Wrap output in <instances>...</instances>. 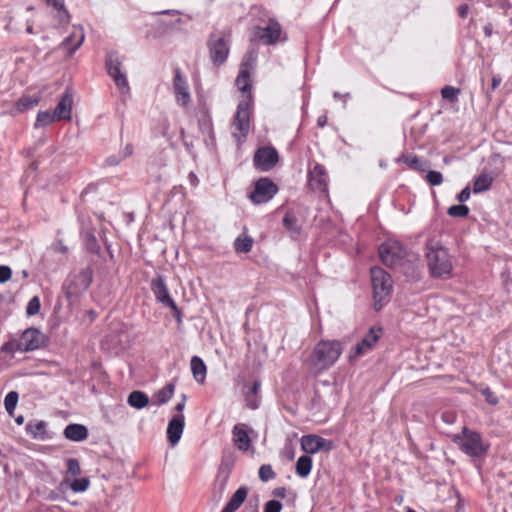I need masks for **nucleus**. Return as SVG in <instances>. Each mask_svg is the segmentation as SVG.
Returning <instances> with one entry per match:
<instances>
[{"label":"nucleus","mask_w":512,"mask_h":512,"mask_svg":"<svg viewBox=\"0 0 512 512\" xmlns=\"http://www.w3.org/2000/svg\"><path fill=\"white\" fill-rule=\"evenodd\" d=\"M484 33L487 37H490L492 35V25L487 24L484 26Z\"/></svg>","instance_id":"61"},{"label":"nucleus","mask_w":512,"mask_h":512,"mask_svg":"<svg viewBox=\"0 0 512 512\" xmlns=\"http://www.w3.org/2000/svg\"><path fill=\"white\" fill-rule=\"evenodd\" d=\"M295 469L298 476L306 478L312 470V458L308 455L299 457Z\"/></svg>","instance_id":"30"},{"label":"nucleus","mask_w":512,"mask_h":512,"mask_svg":"<svg viewBox=\"0 0 512 512\" xmlns=\"http://www.w3.org/2000/svg\"><path fill=\"white\" fill-rule=\"evenodd\" d=\"M15 421L18 425H22L24 423V417L22 415H19L15 417Z\"/></svg>","instance_id":"64"},{"label":"nucleus","mask_w":512,"mask_h":512,"mask_svg":"<svg viewBox=\"0 0 512 512\" xmlns=\"http://www.w3.org/2000/svg\"><path fill=\"white\" fill-rule=\"evenodd\" d=\"M47 4L58 11V18L60 22H68L69 14L64 8V4L61 0H48Z\"/></svg>","instance_id":"37"},{"label":"nucleus","mask_w":512,"mask_h":512,"mask_svg":"<svg viewBox=\"0 0 512 512\" xmlns=\"http://www.w3.org/2000/svg\"><path fill=\"white\" fill-rule=\"evenodd\" d=\"M493 183V177L482 173L478 177L475 178L473 183V192L474 193H482L490 189Z\"/></svg>","instance_id":"29"},{"label":"nucleus","mask_w":512,"mask_h":512,"mask_svg":"<svg viewBox=\"0 0 512 512\" xmlns=\"http://www.w3.org/2000/svg\"><path fill=\"white\" fill-rule=\"evenodd\" d=\"M256 61V57L253 52L248 53L242 64H241V70L239 72L238 77L236 78V85L238 89L242 92V99L246 95H249L251 98V78L250 73L254 68V64Z\"/></svg>","instance_id":"10"},{"label":"nucleus","mask_w":512,"mask_h":512,"mask_svg":"<svg viewBox=\"0 0 512 512\" xmlns=\"http://www.w3.org/2000/svg\"><path fill=\"white\" fill-rule=\"evenodd\" d=\"M471 195V191L469 186H466L457 196V200L461 203H464L469 200Z\"/></svg>","instance_id":"50"},{"label":"nucleus","mask_w":512,"mask_h":512,"mask_svg":"<svg viewBox=\"0 0 512 512\" xmlns=\"http://www.w3.org/2000/svg\"><path fill=\"white\" fill-rule=\"evenodd\" d=\"M278 192L274 182L268 178H261L255 183L254 191L250 194V200L254 204H263L270 201Z\"/></svg>","instance_id":"11"},{"label":"nucleus","mask_w":512,"mask_h":512,"mask_svg":"<svg viewBox=\"0 0 512 512\" xmlns=\"http://www.w3.org/2000/svg\"><path fill=\"white\" fill-rule=\"evenodd\" d=\"M162 14H170V15H175L177 16L175 22L172 23L173 26H176L178 24H181L182 23V19L179 17V11L177 10H167V11H163L161 12Z\"/></svg>","instance_id":"54"},{"label":"nucleus","mask_w":512,"mask_h":512,"mask_svg":"<svg viewBox=\"0 0 512 512\" xmlns=\"http://www.w3.org/2000/svg\"><path fill=\"white\" fill-rule=\"evenodd\" d=\"M92 282V272L90 269H82L71 276L66 284L68 296H77L86 291Z\"/></svg>","instance_id":"12"},{"label":"nucleus","mask_w":512,"mask_h":512,"mask_svg":"<svg viewBox=\"0 0 512 512\" xmlns=\"http://www.w3.org/2000/svg\"><path fill=\"white\" fill-rule=\"evenodd\" d=\"M278 162V153L272 147L259 148L254 155L255 166L262 170L268 171L272 169Z\"/></svg>","instance_id":"18"},{"label":"nucleus","mask_w":512,"mask_h":512,"mask_svg":"<svg viewBox=\"0 0 512 512\" xmlns=\"http://www.w3.org/2000/svg\"><path fill=\"white\" fill-rule=\"evenodd\" d=\"M133 153V146L131 144H127L121 152H119V155L123 157V160L130 157Z\"/></svg>","instance_id":"52"},{"label":"nucleus","mask_w":512,"mask_h":512,"mask_svg":"<svg viewBox=\"0 0 512 512\" xmlns=\"http://www.w3.org/2000/svg\"><path fill=\"white\" fill-rule=\"evenodd\" d=\"M19 400V395L16 391L9 392L4 400V406L7 413L12 417L14 414V410L17 406Z\"/></svg>","instance_id":"36"},{"label":"nucleus","mask_w":512,"mask_h":512,"mask_svg":"<svg viewBox=\"0 0 512 512\" xmlns=\"http://www.w3.org/2000/svg\"><path fill=\"white\" fill-rule=\"evenodd\" d=\"M251 105V97L249 95H246L244 99H241L238 103L237 111L231 125L232 136L238 144L246 140L250 131Z\"/></svg>","instance_id":"4"},{"label":"nucleus","mask_w":512,"mask_h":512,"mask_svg":"<svg viewBox=\"0 0 512 512\" xmlns=\"http://www.w3.org/2000/svg\"><path fill=\"white\" fill-rule=\"evenodd\" d=\"M173 92L176 103L181 107H187L191 101V94L186 78L179 69L175 70L173 79Z\"/></svg>","instance_id":"16"},{"label":"nucleus","mask_w":512,"mask_h":512,"mask_svg":"<svg viewBox=\"0 0 512 512\" xmlns=\"http://www.w3.org/2000/svg\"><path fill=\"white\" fill-rule=\"evenodd\" d=\"M244 512H259L258 504L257 503H255V504L249 503V505H247L245 507Z\"/></svg>","instance_id":"56"},{"label":"nucleus","mask_w":512,"mask_h":512,"mask_svg":"<svg viewBox=\"0 0 512 512\" xmlns=\"http://www.w3.org/2000/svg\"><path fill=\"white\" fill-rule=\"evenodd\" d=\"M442 420L447 424H453L456 420V416L454 413L446 412L442 414Z\"/></svg>","instance_id":"53"},{"label":"nucleus","mask_w":512,"mask_h":512,"mask_svg":"<svg viewBox=\"0 0 512 512\" xmlns=\"http://www.w3.org/2000/svg\"><path fill=\"white\" fill-rule=\"evenodd\" d=\"M40 299L38 296H34L30 299L26 307V313L28 316H34L40 311Z\"/></svg>","instance_id":"43"},{"label":"nucleus","mask_w":512,"mask_h":512,"mask_svg":"<svg viewBox=\"0 0 512 512\" xmlns=\"http://www.w3.org/2000/svg\"><path fill=\"white\" fill-rule=\"evenodd\" d=\"M208 45L213 63L215 65L223 64L229 54V40L226 34L221 31L212 33Z\"/></svg>","instance_id":"8"},{"label":"nucleus","mask_w":512,"mask_h":512,"mask_svg":"<svg viewBox=\"0 0 512 512\" xmlns=\"http://www.w3.org/2000/svg\"><path fill=\"white\" fill-rule=\"evenodd\" d=\"M381 336L380 328H370L369 332L365 335L361 342L357 343L356 346L349 352L348 359L353 361L355 358L366 355L375 346Z\"/></svg>","instance_id":"13"},{"label":"nucleus","mask_w":512,"mask_h":512,"mask_svg":"<svg viewBox=\"0 0 512 512\" xmlns=\"http://www.w3.org/2000/svg\"><path fill=\"white\" fill-rule=\"evenodd\" d=\"M67 464V473H66V481H69L70 478H75L81 473V468L79 461L74 458H70L66 462Z\"/></svg>","instance_id":"38"},{"label":"nucleus","mask_w":512,"mask_h":512,"mask_svg":"<svg viewBox=\"0 0 512 512\" xmlns=\"http://www.w3.org/2000/svg\"><path fill=\"white\" fill-rule=\"evenodd\" d=\"M282 504L277 500H270L265 504L264 512H280Z\"/></svg>","instance_id":"46"},{"label":"nucleus","mask_w":512,"mask_h":512,"mask_svg":"<svg viewBox=\"0 0 512 512\" xmlns=\"http://www.w3.org/2000/svg\"><path fill=\"white\" fill-rule=\"evenodd\" d=\"M501 83L500 77H493L492 79V89H496Z\"/></svg>","instance_id":"62"},{"label":"nucleus","mask_w":512,"mask_h":512,"mask_svg":"<svg viewBox=\"0 0 512 512\" xmlns=\"http://www.w3.org/2000/svg\"><path fill=\"white\" fill-rule=\"evenodd\" d=\"M72 106H73V94L70 89H66L62 94L57 106L55 107V117L61 120H71L72 118Z\"/></svg>","instance_id":"21"},{"label":"nucleus","mask_w":512,"mask_h":512,"mask_svg":"<svg viewBox=\"0 0 512 512\" xmlns=\"http://www.w3.org/2000/svg\"><path fill=\"white\" fill-rule=\"evenodd\" d=\"M300 443L302 450L307 454H316L320 451L328 452L334 447L332 441L315 434L302 436Z\"/></svg>","instance_id":"14"},{"label":"nucleus","mask_w":512,"mask_h":512,"mask_svg":"<svg viewBox=\"0 0 512 512\" xmlns=\"http://www.w3.org/2000/svg\"><path fill=\"white\" fill-rule=\"evenodd\" d=\"M326 123H327V117L325 115L318 117V119H317L318 126L324 127L326 125Z\"/></svg>","instance_id":"60"},{"label":"nucleus","mask_w":512,"mask_h":512,"mask_svg":"<svg viewBox=\"0 0 512 512\" xmlns=\"http://www.w3.org/2000/svg\"><path fill=\"white\" fill-rule=\"evenodd\" d=\"M175 385L173 383L167 384L165 387L160 389L155 395V404L161 406L167 403L173 396Z\"/></svg>","instance_id":"31"},{"label":"nucleus","mask_w":512,"mask_h":512,"mask_svg":"<svg viewBox=\"0 0 512 512\" xmlns=\"http://www.w3.org/2000/svg\"><path fill=\"white\" fill-rule=\"evenodd\" d=\"M85 39L82 27L74 26L68 37L62 42V47L65 48L69 55H72L82 44Z\"/></svg>","instance_id":"23"},{"label":"nucleus","mask_w":512,"mask_h":512,"mask_svg":"<svg viewBox=\"0 0 512 512\" xmlns=\"http://www.w3.org/2000/svg\"><path fill=\"white\" fill-rule=\"evenodd\" d=\"M90 485V481L88 478H74V480L70 483V488L74 492H84L88 489Z\"/></svg>","instance_id":"41"},{"label":"nucleus","mask_w":512,"mask_h":512,"mask_svg":"<svg viewBox=\"0 0 512 512\" xmlns=\"http://www.w3.org/2000/svg\"><path fill=\"white\" fill-rule=\"evenodd\" d=\"M459 94H460V90L455 87H452V86H445L441 90L442 97L451 102H455L457 100V97Z\"/></svg>","instance_id":"42"},{"label":"nucleus","mask_w":512,"mask_h":512,"mask_svg":"<svg viewBox=\"0 0 512 512\" xmlns=\"http://www.w3.org/2000/svg\"><path fill=\"white\" fill-rule=\"evenodd\" d=\"M42 343L43 335L41 332L35 328H29L22 333L19 341L16 344L10 342L5 346H2V354L4 352L13 350L15 346L17 350L21 352L35 350L39 348Z\"/></svg>","instance_id":"6"},{"label":"nucleus","mask_w":512,"mask_h":512,"mask_svg":"<svg viewBox=\"0 0 512 512\" xmlns=\"http://www.w3.org/2000/svg\"><path fill=\"white\" fill-rule=\"evenodd\" d=\"M405 255L401 244L397 241H386L379 247V256L383 264L388 267L398 265Z\"/></svg>","instance_id":"9"},{"label":"nucleus","mask_w":512,"mask_h":512,"mask_svg":"<svg viewBox=\"0 0 512 512\" xmlns=\"http://www.w3.org/2000/svg\"><path fill=\"white\" fill-rule=\"evenodd\" d=\"M128 404L136 409H142L149 404V397L142 391H133L127 399Z\"/></svg>","instance_id":"28"},{"label":"nucleus","mask_w":512,"mask_h":512,"mask_svg":"<svg viewBox=\"0 0 512 512\" xmlns=\"http://www.w3.org/2000/svg\"><path fill=\"white\" fill-rule=\"evenodd\" d=\"M253 240L251 237L244 236L236 238L234 247L237 252L248 253L251 251Z\"/></svg>","instance_id":"35"},{"label":"nucleus","mask_w":512,"mask_h":512,"mask_svg":"<svg viewBox=\"0 0 512 512\" xmlns=\"http://www.w3.org/2000/svg\"><path fill=\"white\" fill-rule=\"evenodd\" d=\"M247 494L245 487L238 488L221 512H235L243 504Z\"/></svg>","instance_id":"25"},{"label":"nucleus","mask_w":512,"mask_h":512,"mask_svg":"<svg viewBox=\"0 0 512 512\" xmlns=\"http://www.w3.org/2000/svg\"><path fill=\"white\" fill-rule=\"evenodd\" d=\"M46 424L44 421H35L27 425L26 430L34 439H43L46 434Z\"/></svg>","instance_id":"33"},{"label":"nucleus","mask_w":512,"mask_h":512,"mask_svg":"<svg viewBox=\"0 0 512 512\" xmlns=\"http://www.w3.org/2000/svg\"><path fill=\"white\" fill-rule=\"evenodd\" d=\"M280 36L281 26L273 19H270L264 27L258 26L254 28V37L268 45L275 44L280 39Z\"/></svg>","instance_id":"15"},{"label":"nucleus","mask_w":512,"mask_h":512,"mask_svg":"<svg viewBox=\"0 0 512 512\" xmlns=\"http://www.w3.org/2000/svg\"><path fill=\"white\" fill-rule=\"evenodd\" d=\"M308 183L312 190L326 192L328 188V175L325 168L320 164H315L309 171Z\"/></svg>","instance_id":"20"},{"label":"nucleus","mask_w":512,"mask_h":512,"mask_svg":"<svg viewBox=\"0 0 512 512\" xmlns=\"http://www.w3.org/2000/svg\"><path fill=\"white\" fill-rule=\"evenodd\" d=\"M185 403H186V396L183 395L182 401L177 403V405L175 406V409L179 412L183 411V409L185 408Z\"/></svg>","instance_id":"58"},{"label":"nucleus","mask_w":512,"mask_h":512,"mask_svg":"<svg viewBox=\"0 0 512 512\" xmlns=\"http://www.w3.org/2000/svg\"><path fill=\"white\" fill-rule=\"evenodd\" d=\"M406 162L409 164V166L417 168V164H418L419 160L416 157H412V158H407Z\"/></svg>","instance_id":"59"},{"label":"nucleus","mask_w":512,"mask_h":512,"mask_svg":"<svg viewBox=\"0 0 512 512\" xmlns=\"http://www.w3.org/2000/svg\"><path fill=\"white\" fill-rule=\"evenodd\" d=\"M260 386H261L260 382L259 381H255L253 383V386L249 390V392H247V394H246L247 406L250 409L254 410V409H257L259 407L258 393H259V390H260Z\"/></svg>","instance_id":"34"},{"label":"nucleus","mask_w":512,"mask_h":512,"mask_svg":"<svg viewBox=\"0 0 512 512\" xmlns=\"http://www.w3.org/2000/svg\"><path fill=\"white\" fill-rule=\"evenodd\" d=\"M64 436L71 441L80 442L88 437V430L81 424H69L64 429Z\"/></svg>","instance_id":"24"},{"label":"nucleus","mask_w":512,"mask_h":512,"mask_svg":"<svg viewBox=\"0 0 512 512\" xmlns=\"http://www.w3.org/2000/svg\"><path fill=\"white\" fill-rule=\"evenodd\" d=\"M185 417L177 414L169 421L167 427V438L171 446H175L181 439L184 431Z\"/></svg>","instance_id":"22"},{"label":"nucleus","mask_w":512,"mask_h":512,"mask_svg":"<svg viewBox=\"0 0 512 512\" xmlns=\"http://www.w3.org/2000/svg\"><path fill=\"white\" fill-rule=\"evenodd\" d=\"M253 430L244 423L236 424L232 429L233 443L235 447L243 452H247L251 448V439L249 434Z\"/></svg>","instance_id":"19"},{"label":"nucleus","mask_w":512,"mask_h":512,"mask_svg":"<svg viewBox=\"0 0 512 512\" xmlns=\"http://www.w3.org/2000/svg\"><path fill=\"white\" fill-rule=\"evenodd\" d=\"M27 276H28L27 271L26 270H22L20 274L16 275L15 280L16 281H20L21 284H22L24 282V280L27 278Z\"/></svg>","instance_id":"57"},{"label":"nucleus","mask_w":512,"mask_h":512,"mask_svg":"<svg viewBox=\"0 0 512 512\" xmlns=\"http://www.w3.org/2000/svg\"><path fill=\"white\" fill-rule=\"evenodd\" d=\"M426 179L432 186L440 185L443 182L442 174L438 171H429Z\"/></svg>","instance_id":"45"},{"label":"nucleus","mask_w":512,"mask_h":512,"mask_svg":"<svg viewBox=\"0 0 512 512\" xmlns=\"http://www.w3.org/2000/svg\"><path fill=\"white\" fill-rule=\"evenodd\" d=\"M258 474H259L260 480L263 482H267L276 476V474L274 473V471L270 465H262L259 468Z\"/></svg>","instance_id":"44"},{"label":"nucleus","mask_w":512,"mask_h":512,"mask_svg":"<svg viewBox=\"0 0 512 512\" xmlns=\"http://www.w3.org/2000/svg\"><path fill=\"white\" fill-rule=\"evenodd\" d=\"M283 225L287 230H289L292 233H299L300 227L297 224V219L294 216V214L288 212L285 214L283 218Z\"/></svg>","instance_id":"39"},{"label":"nucleus","mask_w":512,"mask_h":512,"mask_svg":"<svg viewBox=\"0 0 512 512\" xmlns=\"http://www.w3.org/2000/svg\"><path fill=\"white\" fill-rule=\"evenodd\" d=\"M106 67L109 76L113 79L120 92L122 94H129L130 87L127 76L122 69V63L117 53L111 52L108 54Z\"/></svg>","instance_id":"7"},{"label":"nucleus","mask_w":512,"mask_h":512,"mask_svg":"<svg viewBox=\"0 0 512 512\" xmlns=\"http://www.w3.org/2000/svg\"><path fill=\"white\" fill-rule=\"evenodd\" d=\"M122 161H123V157H121L118 153V154L111 155V156L107 157L105 160V165L106 166H117Z\"/></svg>","instance_id":"48"},{"label":"nucleus","mask_w":512,"mask_h":512,"mask_svg":"<svg viewBox=\"0 0 512 512\" xmlns=\"http://www.w3.org/2000/svg\"><path fill=\"white\" fill-rule=\"evenodd\" d=\"M452 441L461 452L471 458L484 457L489 449V444L483 441L481 435L467 427H463L461 433L453 435Z\"/></svg>","instance_id":"3"},{"label":"nucleus","mask_w":512,"mask_h":512,"mask_svg":"<svg viewBox=\"0 0 512 512\" xmlns=\"http://www.w3.org/2000/svg\"><path fill=\"white\" fill-rule=\"evenodd\" d=\"M458 13H459L460 17L465 18L467 16V14H468V6L467 5H461L458 8Z\"/></svg>","instance_id":"55"},{"label":"nucleus","mask_w":512,"mask_h":512,"mask_svg":"<svg viewBox=\"0 0 512 512\" xmlns=\"http://www.w3.org/2000/svg\"><path fill=\"white\" fill-rule=\"evenodd\" d=\"M56 250L65 253L67 251V248L62 244V242L57 243Z\"/></svg>","instance_id":"63"},{"label":"nucleus","mask_w":512,"mask_h":512,"mask_svg":"<svg viewBox=\"0 0 512 512\" xmlns=\"http://www.w3.org/2000/svg\"><path fill=\"white\" fill-rule=\"evenodd\" d=\"M56 121L59 120L55 117L54 112L52 113L50 111H39L36 117L34 127L36 129L46 127L53 124Z\"/></svg>","instance_id":"32"},{"label":"nucleus","mask_w":512,"mask_h":512,"mask_svg":"<svg viewBox=\"0 0 512 512\" xmlns=\"http://www.w3.org/2000/svg\"><path fill=\"white\" fill-rule=\"evenodd\" d=\"M425 255L429 270L434 277H447L451 274L452 257L440 242L429 240L426 244Z\"/></svg>","instance_id":"1"},{"label":"nucleus","mask_w":512,"mask_h":512,"mask_svg":"<svg viewBox=\"0 0 512 512\" xmlns=\"http://www.w3.org/2000/svg\"><path fill=\"white\" fill-rule=\"evenodd\" d=\"M151 289L157 301H159L163 305L170 307L177 314V316L180 315V311L174 300L171 298L168 288L162 276H157L155 279L152 280Z\"/></svg>","instance_id":"17"},{"label":"nucleus","mask_w":512,"mask_h":512,"mask_svg":"<svg viewBox=\"0 0 512 512\" xmlns=\"http://www.w3.org/2000/svg\"><path fill=\"white\" fill-rule=\"evenodd\" d=\"M12 271L10 267L2 265V284L11 279Z\"/></svg>","instance_id":"51"},{"label":"nucleus","mask_w":512,"mask_h":512,"mask_svg":"<svg viewBox=\"0 0 512 512\" xmlns=\"http://www.w3.org/2000/svg\"><path fill=\"white\" fill-rule=\"evenodd\" d=\"M40 100H41V96L38 93H35L32 95H24L16 103V110L19 112H23L28 109H32L38 105Z\"/></svg>","instance_id":"27"},{"label":"nucleus","mask_w":512,"mask_h":512,"mask_svg":"<svg viewBox=\"0 0 512 512\" xmlns=\"http://www.w3.org/2000/svg\"><path fill=\"white\" fill-rule=\"evenodd\" d=\"M448 215L451 217L464 218L469 213V208L466 205H453L448 208Z\"/></svg>","instance_id":"40"},{"label":"nucleus","mask_w":512,"mask_h":512,"mask_svg":"<svg viewBox=\"0 0 512 512\" xmlns=\"http://www.w3.org/2000/svg\"><path fill=\"white\" fill-rule=\"evenodd\" d=\"M481 393L489 404L496 405L498 403V398L489 388L482 389Z\"/></svg>","instance_id":"47"},{"label":"nucleus","mask_w":512,"mask_h":512,"mask_svg":"<svg viewBox=\"0 0 512 512\" xmlns=\"http://www.w3.org/2000/svg\"><path fill=\"white\" fill-rule=\"evenodd\" d=\"M190 365L195 381L201 384L204 383L207 372V368L204 361L198 356H193L191 358Z\"/></svg>","instance_id":"26"},{"label":"nucleus","mask_w":512,"mask_h":512,"mask_svg":"<svg viewBox=\"0 0 512 512\" xmlns=\"http://www.w3.org/2000/svg\"><path fill=\"white\" fill-rule=\"evenodd\" d=\"M199 127L203 133L210 134L212 132V124L210 119H203L199 121Z\"/></svg>","instance_id":"49"},{"label":"nucleus","mask_w":512,"mask_h":512,"mask_svg":"<svg viewBox=\"0 0 512 512\" xmlns=\"http://www.w3.org/2000/svg\"><path fill=\"white\" fill-rule=\"evenodd\" d=\"M343 352L341 342L337 340H323L315 346L309 364L316 372L328 369L339 359Z\"/></svg>","instance_id":"2"},{"label":"nucleus","mask_w":512,"mask_h":512,"mask_svg":"<svg viewBox=\"0 0 512 512\" xmlns=\"http://www.w3.org/2000/svg\"><path fill=\"white\" fill-rule=\"evenodd\" d=\"M373 296L375 300V309L380 310L381 302L390 294L392 290L391 276L380 267H373L370 270Z\"/></svg>","instance_id":"5"}]
</instances>
